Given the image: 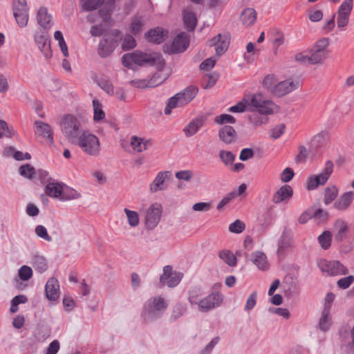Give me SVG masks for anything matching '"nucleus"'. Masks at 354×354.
Here are the masks:
<instances>
[{"label":"nucleus","instance_id":"obj_52","mask_svg":"<svg viewBox=\"0 0 354 354\" xmlns=\"http://www.w3.org/2000/svg\"><path fill=\"white\" fill-rule=\"evenodd\" d=\"M214 122L218 124H234L236 119L230 114H221L215 118Z\"/></svg>","mask_w":354,"mask_h":354},{"label":"nucleus","instance_id":"obj_3","mask_svg":"<svg viewBox=\"0 0 354 354\" xmlns=\"http://www.w3.org/2000/svg\"><path fill=\"white\" fill-rule=\"evenodd\" d=\"M166 308L167 304L162 297H151L145 303L141 317L146 323L154 322L162 317Z\"/></svg>","mask_w":354,"mask_h":354},{"label":"nucleus","instance_id":"obj_12","mask_svg":"<svg viewBox=\"0 0 354 354\" xmlns=\"http://www.w3.org/2000/svg\"><path fill=\"white\" fill-rule=\"evenodd\" d=\"M223 301V295L219 292H213L202 299L198 310L203 313H207L221 305Z\"/></svg>","mask_w":354,"mask_h":354},{"label":"nucleus","instance_id":"obj_8","mask_svg":"<svg viewBox=\"0 0 354 354\" xmlns=\"http://www.w3.org/2000/svg\"><path fill=\"white\" fill-rule=\"evenodd\" d=\"M12 10L17 24L23 28L28 21V7L26 0H12Z\"/></svg>","mask_w":354,"mask_h":354},{"label":"nucleus","instance_id":"obj_22","mask_svg":"<svg viewBox=\"0 0 354 354\" xmlns=\"http://www.w3.org/2000/svg\"><path fill=\"white\" fill-rule=\"evenodd\" d=\"M293 194L292 187L288 185L281 186L273 195L272 202L278 204L283 201L290 199Z\"/></svg>","mask_w":354,"mask_h":354},{"label":"nucleus","instance_id":"obj_32","mask_svg":"<svg viewBox=\"0 0 354 354\" xmlns=\"http://www.w3.org/2000/svg\"><path fill=\"white\" fill-rule=\"evenodd\" d=\"M252 262L259 269L266 270L267 268V257L266 254L260 251H257L252 254Z\"/></svg>","mask_w":354,"mask_h":354},{"label":"nucleus","instance_id":"obj_17","mask_svg":"<svg viewBox=\"0 0 354 354\" xmlns=\"http://www.w3.org/2000/svg\"><path fill=\"white\" fill-rule=\"evenodd\" d=\"M145 36L149 42L159 44L166 39L168 31L161 27H156L145 32Z\"/></svg>","mask_w":354,"mask_h":354},{"label":"nucleus","instance_id":"obj_15","mask_svg":"<svg viewBox=\"0 0 354 354\" xmlns=\"http://www.w3.org/2000/svg\"><path fill=\"white\" fill-rule=\"evenodd\" d=\"M274 104L272 106V112L270 113H261L258 108L249 107L248 110L252 111V113L248 115V120L250 124L254 127H259L268 122V115L273 113V107Z\"/></svg>","mask_w":354,"mask_h":354},{"label":"nucleus","instance_id":"obj_58","mask_svg":"<svg viewBox=\"0 0 354 354\" xmlns=\"http://www.w3.org/2000/svg\"><path fill=\"white\" fill-rule=\"evenodd\" d=\"M35 233L39 237L42 238L44 240L47 241H52V237L48 234L46 228L43 225H37L35 227Z\"/></svg>","mask_w":354,"mask_h":354},{"label":"nucleus","instance_id":"obj_54","mask_svg":"<svg viewBox=\"0 0 354 354\" xmlns=\"http://www.w3.org/2000/svg\"><path fill=\"white\" fill-rule=\"evenodd\" d=\"M354 282V276L349 275L339 279L337 282L338 288L345 290L347 289Z\"/></svg>","mask_w":354,"mask_h":354},{"label":"nucleus","instance_id":"obj_64","mask_svg":"<svg viewBox=\"0 0 354 354\" xmlns=\"http://www.w3.org/2000/svg\"><path fill=\"white\" fill-rule=\"evenodd\" d=\"M219 337L213 338L211 342L200 352V354H210L214 347L218 343Z\"/></svg>","mask_w":354,"mask_h":354},{"label":"nucleus","instance_id":"obj_35","mask_svg":"<svg viewBox=\"0 0 354 354\" xmlns=\"http://www.w3.org/2000/svg\"><path fill=\"white\" fill-rule=\"evenodd\" d=\"M152 81H153V79H151L149 81L146 80L145 79H139V80H131L129 82V84H130V85H131L132 86H133L135 88H145L147 87H153L155 85H158L159 84H161L163 82V80H161L157 83H155V82H152Z\"/></svg>","mask_w":354,"mask_h":354},{"label":"nucleus","instance_id":"obj_16","mask_svg":"<svg viewBox=\"0 0 354 354\" xmlns=\"http://www.w3.org/2000/svg\"><path fill=\"white\" fill-rule=\"evenodd\" d=\"M230 45V39L227 35L218 34L209 41V46H215V50L217 55L223 54L228 48Z\"/></svg>","mask_w":354,"mask_h":354},{"label":"nucleus","instance_id":"obj_26","mask_svg":"<svg viewBox=\"0 0 354 354\" xmlns=\"http://www.w3.org/2000/svg\"><path fill=\"white\" fill-rule=\"evenodd\" d=\"M330 305L326 304L324 305V309L322 310V316L319 319V328L322 331H327L331 324V318L330 316Z\"/></svg>","mask_w":354,"mask_h":354},{"label":"nucleus","instance_id":"obj_53","mask_svg":"<svg viewBox=\"0 0 354 354\" xmlns=\"http://www.w3.org/2000/svg\"><path fill=\"white\" fill-rule=\"evenodd\" d=\"M275 82L276 81L274 75L268 74L265 76L262 84L264 88L272 93V89L274 88Z\"/></svg>","mask_w":354,"mask_h":354},{"label":"nucleus","instance_id":"obj_62","mask_svg":"<svg viewBox=\"0 0 354 354\" xmlns=\"http://www.w3.org/2000/svg\"><path fill=\"white\" fill-rule=\"evenodd\" d=\"M182 278L180 273L174 272L166 281L167 285L170 288L176 287Z\"/></svg>","mask_w":354,"mask_h":354},{"label":"nucleus","instance_id":"obj_13","mask_svg":"<svg viewBox=\"0 0 354 354\" xmlns=\"http://www.w3.org/2000/svg\"><path fill=\"white\" fill-rule=\"evenodd\" d=\"M162 212V206L157 203L152 204L148 208L145 216V226L147 230H151L158 225Z\"/></svg>","mask_w":354,"mask_h":354},{"label":"nucleus","instance_id":"obj_43","mask_svg":"<svg viewBox=\"0 0 354 354\" xmlns=\"http://www.w3.org/2000/svg\"><path fill=\"white\" fill-rule=\"evenodd\" d=\"M93 112H94V115H93L94 121L99 122V121L102 120L104 118L105 113L102 109V105H101L100 102L96 99L93 100Z\"/></svg>","mask_w":354,"mask_h":354},{"label":"nucleus","instance_id":"obj_45","mask_svg":"<svg viewBox=\"0 0 354 354\" xmlns=\"http://www.w3.org/2000/svg\"><path fill=\"white\" fill-rule=\"evenodd\" d=\"M313 53L310 56V64H316L321 63L326 58L325 52L320 51V50H317L313 48Z\"/></svg>","mask_w":354,"mask_h":354},{"label":"nucleus","instance_id":"obj_1","mask_svg":"<svg viewBox=\"0 0 354 354\" xmlns=\"http://www.w3.org/2000/svg\"><path fill=\"white\" fill-rule=\"evenodd\" d=\"M121 60L122 65L129 69H132L133 64H136L140 66H155L158 70H162L165 64L160 53H146L138 50L123 55Z\"/></svg>","mask_w":354,"mask_h":354},{"label":"nucleus","instance_id":"obj_57","mask_svg":"<svg viewBox=\"0 0 354 354\" xmlns=\"http://www.w3.org/2000/svg\"><path fill=\"white\" fill-rule=\"evenodd\" d=\"M219 157L225 165L232 164L235 159V156L231 151L224 150L220 151Z\"/></svg>","mask_w":354,"mask_h":354},{"label":"nucleus","instance_id":"obj_33","mask_svg":"<svg viewBox=\"0 0 354 354\" xmlns=\"http://www.w3.org/2000/svg\"><path fill=\"white\" fill-rule=\"evenodd\" d=\"M32 266L39 273L44 272L47 268V263L46 259L43 256L35 255L32 260Z\"/></svg>","mask_w":354,"mask_h":354},{"label":"nucleus","instance_id":"obj_6","mask_svg":"<svg viewBox=\"0 0 354 354\" xmlns=\"http://www.w3.org/2000/svg\"><path fill=\"white\" fill-rule=\"evenodd\" d=\"M73 145H77L84 153L91 156H97L100 151L98 138L88 131L82 133Z\"/></svg>","mask_w":354,"mask_h":354},{"label":"nucleus","instance_id":"obj_39","mask_svg":"<svg viewBox=\"0 0 354 354\" xmlns=\"http://www.w3.org/2000/svg\"><path fill=\"white\" fill-rule=\"evenodd\" d=\"M80 194L74 189L67 186H63V192L62 193L60 199L62 201H69L78 198Z\"/></svg>","mask_w":354,"mask_h":354},{"label":"nucleus","instance_id":"obj_36","mask_svg":"<svg viewBox=\"0 0 354 354\" xmlns=\"http://www.w3.org/2000/svg\"><path fill=\"white\" fill-rule=\"evenodd\" d=\"M144 25L145 23L141 17H133L130 27L131 32L135 36L138 35L142 31Z\"/></svg>","mask_w":354,"mask_h":354},{"label":"nucleus","instance_id":"obj_41","mask_svg":"<svg viewBox=\"0 0 354 354\" xmlns=\"http://www.w3.org/2000/svg\"><path fill=\"white\" fill-rule=\"evenodd\" d=\"M218 78V75L215 72L206 74L205 75H204L203 79V88L205 89L212 88L213 86L215 85Z\"/></svg>","mask_w":354,"mask_h":354},{"label":"nucleus","instance_id":"obj_38","mask_svg":"<svg viewBox=\"0 0 354 354\" xmlns=\"http://www.w3.org/2000/svg\"><path fill=\"white\" fill-rule=\"evenodd\" d=\"M82 3V10L85 12L91 11L97 9L104 3V0H81Z\"/></svg>","mask_w":354,"mask_h":354},{"label":"nucleus","instance_id":"obj_61","mask_svg":"<svg viewBox=\"0 0 354 354\" xmlns=\"http://www.w3.org/2000/svg\"><path fill=\"white\" fill-rule=\"evenodd\" d=\"M307 158V150L306 148L300 145L299 147V153L296 156L295 161L297 164L305 162Z\"/></svg>","mask_w":354,"mask_h":354},{"label":"nucleus","instance_id":"obj_9","mask_svg":"<svg viewBox=\"0 0 354 354\" xmlns=\"http://www.w3.org/2000/svg\"><path fill=\"white\" fill-rule=\"evenodd\" d=\"M333 162L328 160L326 162L324 169L317 176H312L308 178L307 189L308 190H312L317 188L319 185H324L327 182L330 174L333 173Z\"/></svg>","mask_w":354,"mask_h":354},{"label":"nucleus","instance_id":"obj_23","mask_svg":"<svg viewBox=\"0 0 354 354\" xmlns=\"http://www.w3.org/2000/svg\"><path fill=\"white\" fill-rule=\"evenodd\" d=\"M236 137V132L233 127L225 125L219 129L218 138L226 144L232 143Z\"/></svg>","mask_w":354,"mask_h":354},{"label":"nucleus","instance_id":"obj_5","mask_svg":"<svg viewBox=\"0 0 354 354\" xmlns=\"http://www.w3.org/2000/svg\"><path fill=\"white\" fill-rule=\"evenodd\" d=\"M62 132L66 139L73 144L86 131L80 121L73 115H66L61 122Z\"/></svg>","mask_w":354,"mask_h":354},{"label":"nucleus","instance_id":"obj_30","mask_svg":"<svg viewBox=\"0 0 354 354\" xmlns=\"http://www.w3.org/2000/svg\"><path fill=\"white\" fill-rule=\"evenodd\" d=\"M63 183L50 182L48 183L45 187L46 194L52 198H61L62 193L63 192Z\"/></svg>","mask_w":354,"mask_h":354},{"label":"nucleus","instance_id":"obj_46","mask_svg":"<svg viewBox=\"0 0 354 354\" xmlns=\"http://www.w3.org/2000/svg\"><path fill=\"white\" fill-rule=\"evenodd\" d=\"M353 0H344L340 5L337 15L350 16L353 8Z\"/></svg>","mask_w":354,"mask_h":354},{"label":"nucleus","instance_id":"obj_19","mask_svg":"<svg viewBox=\"0 0 354 354\" xmlns=\"http://www.w3.org/2000/svg\"><path fill=\"white\" fill-rule=\"evenodd\" d=\"M297 88V84L293 81H281L274 85L272 94L277 97H282Z\"/></svg>","mask_w":354,"mask_h":354},{"label":"nucleus","instance_id":"obj_2","mask_svg":"<svg viewBox=\"0 0 354 354\" xmlns=\"http://www.w3.org/2000/svg\"><path fill=\"white\" fill-rule=\"evenodd\" d=\"M273 102L270 100H266L261 93L250 95L244 97L236 105L228 109L232 113H243L246 110V107L258 108L261 113L272 112V106Z\"/></svg>","mask_w":354,"mask_h":354},{"label":"nucleus","instance_id":"obj_24","mask_svg":"<svg viewBox=\"0 0 354 354\" xmlns=\"http://www.w3.org/2000/svg\"><path fill=\"white\" fill-rule=\"evenodd\" d=\"M292 230L288 227H285L282 232L281 235L278 241V250L277 252H282L286 249L290 248L292 245Z\"/></svg>","mask_w":354,"mask_h":354},{"label":"nucleus","instance_id":"obj_7","mask_svg":"<svg viewBox=\"0 0 354 354\" xmlns=\"http://www.w3.org/2000/svg\"><path fill=\"white\" fill-rule=\"evenodd\" d=\"M121 32L113 30L111 33L105 34L100 40L97 46V53L102 58L109 57L118 46V39Z\"/></svg>","mask_w":354,"mask_h":354},{"label":"nucleus","instance_id":"obj_63","mask_svg":"<svg viewBox=\"0 0 354 354\" xmlns=\"http://www.w3.org/2000/svg\"><path fill=\"white\" fill-rule=\"evenodd\" d=\"M286 126L284 124H280L274 127L273 129L270 131V136L273 139H277L279 138L285 131Z\"/></svg>","mask_w":354,"mask_h":354},{"label":"nucleus","instance_id":"obj_14","mask_svg":"<svg viewBox=\"0 0 354 354\" xmlns=\"http://www.w3.org/2000/svg\"><path fill=\"white\" fill-rule=\"evenodd\" d=\"M35 41L38 48L40 50L43 55L48 59L52 56V50L50 48V39L47 33L42 32H37L35 35Z\"/></svg>","mask_w":354,"mask_h":354},{"label":"nucleus","instance_id":"obj_21","mask_svg":"<svg viewBox=\"0 0 354 354\" xmlns=\"http://www.w3.org/2000/svg\"><path fill=\"white\" fill-rule=\"evenodd\" d=\"M171 176L170 171H160L150 185L151 192L164 190L166 189L165 180Z\"/></svg>","mask_w":354,"mask_h":354},{"label":"nucleus","instance_id":"obj_40","mask_svg":"<svg viewBox=\"0 0 354 354\" xmlns=\"http://www.w3.org/2000/svg\"><path fill=\"white\" fill-rule=\"evenodd\" d=\"M332 234L330 231H324L318 236V241L324 250H327L331 245Z\"/></svg>","mask_w":354,"mask_h":354},{"label":"nucleus","instance_id":"obj_56","mask_svg":"<svg viewBox=\"0 0 354 354\" xmlns=\"http://www.w3.org/2000/svg\"><path fill=\"white\" fill-rule=\"evenodd\" d=\"M257 292L256 291L252 292L247 299L246 303L244 306L245 311L252 310L257 304Z\"/></svg>","mask_w":354,"mask_h":354},{"label":"nucleus","instance_id":"obj_47","mask_svg":"<svg viewBox=\"0 0 354 354\" xmlns=\"http://www.w3.org/2000/svg\"><path fill=\"white\" fill-rule=\"evenodd\" d=\"M124 211L127 215L129 225L131 227H136L139 224L138 214L136 212L130 210L127 208H125Z\"/></svg>","mask_w":354,"mask_h":354},{"label":"nucleus","instance_id":"obj_28","mask_svg":"<svg viewBox=\"0 0 354 354\" xmlns=\"http://www.w3.org/2000/svg\"><path fill=\"white\" fill-rule=\"evenodd\" d=\"M38 24L44 28H50L52 26V17L48 13L46 8L41 7L37 15Z\"/></svg>","mask_w":354,"mask_h":354},{"label":"nucleus","instance_id":"obj_25","mask_svg":"<svg viewBox=\"0 0 354 354\" xmlns=\"http://www.w3.org/2000/svg\"><path fill=\"white\" fill-rule=\"evenodd\" d=\"M35 124L37 127V133L46 138L50 143H53V133L51 127L47 123L38 120L35 122Z\"/></svg>","mask_w":354,"mask_h":354},{"label":"nucleus","instance_id":"obj_55","mask_svg":"<svg viewBox=\"0 0 354 354\" xmlns=\"http://www.w3.org/2000/svg\"><path fill=\"white\" fill-rule=\"evenodd\" d=\"M245 228V223L237 219L230 225L229 230L232 233H241Z\"/></svg>","mask_w":354,"mask_h":354},{"label":"nucleus","instance_id":"obj_44","mask_svg":"<svg viewBox=\"0 0 354 354\" xmlns=\"http://www.w3.org/2000/svg\"><path fill=\"white\" fill-rule=\"evenodd\" d=\"M19 172L21 176L32 179L35 174V169L30 165L26 164L19 167Z\"/></svg>","mask_w":354,"mask_h":354},{"label":"nucleus","instance_id":"obj_20","mask_svg":"<svg viewBox=\"0 0 354 354\" xmlns=\"http://www.w3.org/2000/svg\"><path fill=\"white\" fill-rule=\"evenodd\" d=\"M59 284L57 279L50 278L45 286V294L50 301H55L59 297Z\"/></svg>","mask_w":354,"mask_h":354},{"label":"nucleus","instance_id":"obj_48","mask_svg":"<svg viewBox=\"0 0 354 354\" xmlns=\"http://www.w3.org/2000/svg\"><path fill=\"white\" fill-rule=\"evenodd\" d=\"M201 295V291L198 288H193L189 290L188 300L191 305H198V308H199L201 301L202 300L200 298Z\"/></svg>","mask_w":354,"mask_h":354},{"label":"nucleus","instance_id":"obj_51","mask_svg":"<svg viewBox=\"0 0 354 354\" xmlns=\"http://www.w3.org/2000/svg\"><path fill=\"white\" fill-rule=\"evenodd\" d=\"M18 275L21 280L28 281L32 276V270L28 266H22L18 270Z\"/></svg>","mask_w":354,"mask_h":354},{"label":"nucleus","instance_id":"obj_50","mask_svg":"<svg viewBox=\"0 0 354 354\" xmlns=\"http://www.w3.org/2000/svg\"><path fill=\"white\" fill-rule=\"evenodd\" d=\"M136 41L134 37L129 34H127L123 39L122 48L124 50H129L136 47Z\"/></svg>","mask_w":354,"mask_h":354},{"label":"nucleus","instance_id":"obj_59","mask_svg":"<svg viewBox=\"0 0 354 354\" xmlns=\"http://www.w3.org/2000/svg\"><path fill=\"white\" fill-rule=\"evenodd\" d=\"M131 145L133 149L138 152H142L146 150V147H143V139L142 138L136 136L133 137L131 139Z\"/></svg>","mask_w":354,"mask_h":354},{"label":"nucleus","instance_id":"obj_4","mask_svg":"<svg viewBox=\"0 0 354 354\" xmlns=\"http://www.w3.org/2000/svg\"><path fill=\"white\" fill-rule=\"evenodd\" d=\"M198 93L197 87L189 86L167 100L165 108V114L169 115L171 110L176 107L183 106L189 103Z\"/></svg>","mask_w":354,"mask_h":354},{"label":"nucleus","instance_id":"obj_37","mask_svg":"<svg viewBox=\"0 0 354 354\" xmlns=\"http://www.w3.org/2000/svg\"><path fill=\"white\" fill-rule=\"evenodd\" d=\"M218 257L230 266L233 267L236 265V257L229 250H222L219 252Z\"/></svg>","mask_w":354,"mask_h":354},{"label":"nucleus","instance_id":"obj_60","mask_svg":"<svg viewBox=\"0 0 354 354\" xmlns=\"http://www.w3.org/2000/svg\"><path fill=\"white\" fill-rule=\"evenodd\" d=\"M98 85L107 94H109L110 95H114L113 86L112 85V84L109 81L104 80H100L98 82Z\"/></svg>","mask_w":354,"mask_h":354},{"label":"nucleus","instance_id":"obj_11","mask_svg":"<svg viewBox=\"0 0 354 354\" xmlns=\"http://www.w3.org/2000/svg\"><path fill=\"white\" fill-rule=\"evenodd\" d=\"M318 266L323 272H326L331 276L348 273L347 268L338 261L322 259L319 261Z\"/></svg>","mask_w":354,"mask_h":354},{"label":"nucleus","instance_id":"obj_27","mask_svg":"<svg viewBox=\"0 0 354 354\" xmlns=\"http://www.w3.org/2000/svg\"><path fill=\"white\" fill-rule=\"evenodd\" d=\"M205 119L204 117H198L193 119L184 129V132L187 136L194 135L200 128L204 124Z\"/></svg>","mask_w":354,"mask_h":354},{"label":"nucleus","instance_id":"obj_34","mask_svg":"<svg viewBox=\"0 0 354 354\" xmlns=\"http://www.w3.org/2000/svg\"><path fill=\"white\" fill-rule=\"evenodd\" d=\"M187 307L185 304L177 303L173 308V310L170 317L172 321H176L187 312Z\"/></svg>","mask_w":354,"mask_h":354},{"label":"nucleus","instance_id":"obj_42","mask_svg":"<svg viewBox=\"0 0 354 354\" xmlns=\"http://www.w3.org/2000/svg\"><path fill=\"white\" fill-rule=\"evenodd\" d=\"M338 194V189L335 186L327 187L325 189L324 202L326 205L330 204L333 201Z\"/></svg>","mask_w":354,"mask_h":354},{"label":"nucleus","instance_id":"obj_49","mask_svg":"<svg viewBox=\"0 0 354 354\" xmlns=\"http://www.w3.org/2000/svg\"><path fill=\"white\" fill-rule=\"evenodd\" d=\"M336 227L338 228V232L335 235V239L338 241H342L347 232V225L343 221H337Z\"/></svg>","mask_w":354,"mask_h":354},{"label":"nucleus","instance_id":"obj_29","mask_svg":"<svg viewBox=\"0 0 354 354\" xmlns=\"http://www.w3.org/2000/svg\"><path fill=\"white\" fill-rule=\"evenodd\" d=\"M257 19V12L254 9L248 8L244 9L240 16L241 23L245 26H252Z\"/></svg>","mask_w":354,"mask_h":354},{"label":"nucleus","instance_id":"obj_10","mask_svg":"<svg viewBox=\"0 0 354 354\" xmlns=\"http://www.w3.org/2000/svg\"><path fill=\"white\" fill-rule=\"evenodd\" d=\"M189 44V39L187 35L184 32H180L174 38L171 44H166L164 46V51L173 54L184 52Z\"/></svg>","mask_w":354,"mask_h":354},{"label":"nucleus","instance_id":"obj_18","mask_svg":"<svg viewBox=\"0 0 354 354\" xmlns=\"http://www.w3.org/2000/svg\"><path fill=\"white\" fill-rule=\"evenodd\" d=\"M354 200V192L349 191L342 194L333 203V207L339 211H346Z\"/></svg>","mask_w":354,"mask_h":354},{"label":"nucleus","instance_id":"obj_31","mask_svg":"<svg viewBox=\"0 0 354 354\" xmlns=\"http://www.w3.org/2000/svg\"><path fill=\"white\" fill-rule=\"evenodd\" d=\"M183 24L185 28L187 31H194L197 24V18L196 14L192 11L184 12Z\"/></svg>","mask_w":354,"mask_h":354}]
</instances>
